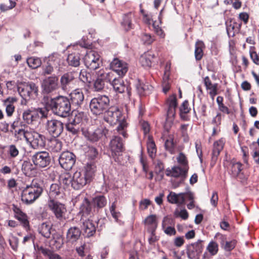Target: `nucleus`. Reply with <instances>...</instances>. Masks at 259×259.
<instances>
[{"instance_id":"c756f323","label":"nucleus","mask_w":259,"mask_h":259,"mask_svg":"<svg viewBox=\"0 0 259 259\" xmlns=\"http://www.w3.org/2000/svg\"><path fill=\"white\" fill-rule=\"evenodd\" d=\"M62 142L55 137L50 139L47 144L48 149L53 152H58L62 148Z\"/></svg>"},{"instance_id":"3c124183","label":"nucleus","mask_w":259,"mask_h":259,"mask_svg":"<svg viewBox=\"0 0 259 259\" xmlns=\"http://www.w3.org/2000/svg\"><path fill=\"white\" fill-rule=\"evenodd\" d=\"M207 250L212 255H215L219 250V245L213 241H210L206 247Z\"/></svg>"},{"instance_id":"72a5a7b5","label":"nucleus","mask_w":259,"mask_h":259,"mask_svg":"<svg viewBox=\"0 0 259 259\" xmlns=\"http://www.w3.org/2000/svg\"><path fill=\"white\" fill-rule=\"evenodd\" d=\"M52 225L50 223H43L38 228V232L44 237L49 238L52 233Z\"/></svg>"},{"instance_id":"4d7b16f0","label":"nucleus","mask_w":259,"mask_h":259,"mask_svg":"<svg viewBox=\"0 0 259 259\" xmlns=\"http://www.w3.org/2000/svg\"><path fill=\"white\" fill-rule=\"evenodd\" d=\"M71 117L76 120L79 124L81 123L85 118V115L83 112L74 111L72 114Z\"/></svg>"},{"instance_id":"2f4dec72","label":"nucleus","mask_w":259,"mask_h":259,"mask_svg":"<svg viewBox=\"0 0 259 259\" xmlns=\"http://www.w3.org/2000/svg\"><path fill=\"white\" fill-rule=\"evenodd\" d=\"M110 84L116 93H122L124 92L125 90H127L123 80L121 78H117L114 76Z\"/></svg>"},{"instance_id":"20e7f679","label":"nucleus","mask_w":259,"mask_h":259,"mask_svg":"<svg viewBox=\"0 0 259 259\" xmlns=\"http://www.w3.org/2000/svg\"><path fill=\"white\" fill-rule=\"evenodd\" d=\"M110 99L106 95H100L92 99L90 108L92 112L96 115H100L108 108Z\"/></svg>"},{"instance_id":"e433bc0d","label":"nucleus","mask_w":259,"mask_h":259,"mask_svg":"<svg viewBox=\"0 0 259 259\" xmlns=\"http://www.w3.org/2000/svg\"><path fill=\"white\" fill-rule=\"evenodd\" d=\"M205 46L203 41L198 40L195 44V57L196 60H200L203 56Z\"/></svg>"},{"instance_id":"13d9d810","label":"nucleus","mask_w":259,"mask_h":259,"mask_svg":"<svg viewBox=\"0 0 259 259\" xmlns=\"http://www.w3.org/2000/svg\"><path fill=\"white\" fill-rule=\"evenodd\" d=\"M80 79L83 82L91 83L94 80L91 77L90 74L85 71H81L79 76Z\"/></svg>"},{"instance_id":"f8f14e48","label":"nucleus","mask_w":259,"mask_h":259,"mask_svg":"<svg viewBox=\"0 0 259 259\" xmlns=\"http://www.w3.org/2000/svg\"><path fill=\"white\" fill-rule=\"evenodd\" d=\"M61 166L66 170L71 169L75 162V156L69 151L63 152L59 158Z\"/></svg>"},{"instance_id":"5701e85b","label":"nucleus","mask_w":259,"mask_h":259,"mask_svg":"<svg viewBox=\"0 0 259 259\" xmlns=\"http://www.w3.org/2000/svg\"><path fill=\"white\" fill-rule=\"evenodd\" d=\"M71 103L73 105L80 106L83 102L84 95L82 92L79 89L73 91L70 94Z\"/></svg>"},{"instance_id":"2eb2a0df","label":"nucleus","mask_w":259,"mask_h":259,"mask_svg":"<svg viewBox=\"0 0 259 259\" xmlns=\"http://www.w3.org/2000/svg\"><path fill=\"white\" fill-rule=\"evenodd\" d=\"M28 143H29L34 149L44 147L45 145V137L42 135L31 129Z\"/></svg>"},{"instance_id":"de8ad7c7","label":"nucleus","mask_w":259,"mask_h":259,"mask_svg":"<svg viewBox=\"0 0 259 259\" xmlns=\"http://www.w3.org/2000/svg\"><path fill=\"white\" fill-rule=\"evenodd\" d=\"M57 67H55L54 64L51 61L47 63V65L43 66L42 67V75H51L55 70V69H57Z\"/></svg>"},{"instance_id":"6e6552de","label":"nucleus","mask_w":259,"mask_h":259,"mask_svg":"<svg viewBox=\"0 0 259 259\" xmlns=\"http://www.w3.org/2000/svg\"><path fill=\"white\" fill-rule=\"evenodd\" d=\"M167 199L170 203L181 205L185 202L186 199L189 201L194 200V194L191 192L180 193L179 194L170 192L167 196Z\"/></svg>"},{"instance_id":"c85d7f7f","label":"nucleus","mask_w":259,"mask_h":259,"mask_svg":"<svg viewBox=\"0 0 259 259\" xmlns=\"http://www.w3.org/2000/svg\"><path fill=\"white\" fill-rule=\"evenodd\" d=\"M114 76V73L113 72H106L103 69L96 72V76L102 80L105 84L108 82L110 83L112 79H113Z\"/></svg>"},{"instance_id":"5fc2aeb1","label":"nucleus","mask_w":259,"mask_h":259,"mask_svg":"<svg viewBox=\"0 0 259 259\" xmlns=\"http://www.w3.org/2000/svg\"><path fill=\"white\" fill-rule=\"evenodd\" d=\"M39 250L41 252V253H42L45 255L49 256L50 259L60 258V257L59 255L53 253L49 249L45 248L43 247H40L39 248Z\"/></svg>"},{"instance_id":"f257e3e1","label":"nucleus","mask_w":259,"mask_h":259,"mask_svg":"<svg viewBox=\"0 0 259 259\" xmlns=\"http://www.w3.org/2000/svg\"><path fill=\"white\" fill-rule=\"evenodd\" d=\"M45 104L56 115L62 117L68 116L71 112V102L69 99L65 96H59L52 98L45 96L43 98Z\"/></svg>"},{"instance_id":"a19ab883","label":"nucleus","mask_w":259,"mask_h":259,"mask_svg":"<svg viewBox=\"0 0 259 259\" xmlns=\"http://www.w3.org/2000/svg\"><path fill=\"white\" fill-rule=\"evenodd\" d=\"M220 237L221 239V243L224 246V248L226 251H230L234 248L235 243L234 241L225 242L224 236L219 233L215 235V237Z\"/></svg>"},{"instance_id":"052dcab7","label":"nucleus","mask_w":259,"mask_h":259,"mask_svg":"<svg viewBox=\"0 0 259 259\" xmlns=\"http://www.w3.org/2000/svg\"><path fill=\"white\" fill-rule=\"evenodd\" d=\"M93 81H94V88L95 91H100L104 89L105 84L97 76H96V79Z\"/></svg>"},{"instance_id":"dca6fc26","label":"nucleus","mask_w":259,"mask_h":259,"mask_svg":"<svg viewBox=\"0 0 259 259\" xmlns=\"http://www.w3.org/2000/svg\"><path fill=\"white\" fill-rule=\"evenodd\" d=\"M202 242V240H198L197 242L188 246L187 254L188 258L196 259L199 257L203 249Z\"/></svg>"},{"instance_id":"ddd939ff","label":"nucleus","mask_w":259,"mask_h":259,"mask_svg":"<svg viewBox=\"0 0 259 259\" xmlns=\"http://www.w3.org/2000/svg\"><path fill=\"white\" fill-rule=\"evenodd\" d=\"M188 169L186 167L180 166H175L171 169H166L165 174L168 177H172L174 178H180V181L179 184L182 183L185 181L187 176Z\"/></svg>"},{"instance_id":"a211bd4d","label":"nucleus","mask_w":259,"mask_h":259,"mask_svg":"<svg viewBox=\"0 0 259 259\" xmlns=\"http://www.w3.org/2000/svg\"><path fill=\"white\" fill-rule=\"evenodd\" d=\"M32 160L34 165L40 167H45L50 163V157L47 152H39L33 155Z\"/></svg>"},{"instance_id":"f03ea898","label":"nucleus","mask_w":259,"mask_h":259,"mask_svg":"<svg viewBox=\"0 0 259 259\" xmlns=\"http://www.w3.org/2000/svg\"><path fill=\"white\" fill-rule=\"evenodd\" d=\"M104 119L111 125L119 122V124L116 128L117 132L123 137H127V134L125 131L127 124L125 117L123 116L121 110L118 107L113 106L108 107L104 112Z\"/></svg>"},{"instance_id":"6ab92c4d","label":"nucleus","mask_w":259,"mask_h":259,"mask_svg":"<svg viewBox=\"0 0 259 259\" xmlns=\"http://www.w3.org/2000/svg\"><path fill=\"white\" fill-rule=\"evenodd\" d=\"M110 68L112 69V72H116L121 77L124 76L128 70L127 63L117 58H114L111 62Z\"/></svg>"},{"instance_id":"338daca9","label":"nucleus","mask_w":259,"mask_h":259,"mask_svg":"<svg viewBox=\"0 0 259 259\" xmlns=\"http://www.w3.org/2000/svg\"><path fill=\"white\" fill-rule=\"evenodd\" d=\"M222 121V115L221 114L218 113L217 115L214 117L212 120L211 123L213 125V126L219 127L221 124Z\"/></svg>"},{"instance_id":"f704fd0d","label":"nucleus","mask_w":259,"mask_h":259,"mask_svg":"<svg viewBox=\"0 0 259 259\" xmlns=\"http://www.w3.org/2000/svg\"><path fill=\"white\" fill-rule=\"evenodd\" d=\"M154 58V55L151 52H147L142 55L140 61L142 66L150 67L152 64V60Z\"/></svg>"},{"instance_id":"603ef678","label":"nucleus","mask_w":259,"mask_h":259,"mask_svg":"<svg viewBox=\"0 0 259 259\" xmlns=\"http://www.w3.org/2000/svg\"><path fill=\"white\" fill-rule=\"evenodd\" d=\"M178 162L182 167H186L189 169L188 161L186 155L182 152H180L177 157Z\"/></svg>"},{"instance_id":"473e14b6","label":"nucleus","mask_w":259,"mask_h":259,"mask_svg":"<svg viewBox=\"0 0 259 259\" xmlns=\"http://www.w3.org/2000/svg\"><path fill=\"white\" fill-rule=\"evenodd\" d=\"M136 89L138 94L140 96H145L150 93L152 87L148 83H144L138 80V82L136 83Z\"/></svg>"},{"instance_id":"4c0bfd02","label":"nucleus","mask_w":259,"mask_h":259,"mask_svg":"<svg viewBox=\"0 0 259 259\" xmlns=\"http://www.w3.org/2000/svg\"><path fill=\"white\" fill-rule=\"evenodd\" d=\"M107 199L103 195L97 196L93 199V203L95 207L98 209L102 208L107 204Z\"/></svg>"},{"instance_id":"0e129e2a","label":"nucleus","mask_w":259,"mask_h":259,"mask_svg":"<svg viewBox=\"0 0 259 259\" xmlns=\"http://www.w3.org/2000/svg\"><path fill=\"white\" fill-rule=\"evenodd\" d=\"M175 215L176 217H181L183 220H187L189 214L187 211L185 209L181 210L180 211L177 210L175 212Z\"/></svg>"},{"instance_id":"b1692460","label":"nucleus","mask_w":259,"mask_h":259,"mask_svg":"<svg viewBox=\"0 0 259 259\" xmlns=\"http://www.w3.org/2000/svg\"><path fill=\"white\" fill-rule=\"evenodd\" d=\"M30 130H31V128L28 127L15 130L14 133V136L17 141L25 140L28 143Z\"/></svg>"},{"instance_id":"774afa93","label":"nucleus","mask_w":259,"mask_h":259,"mask_svg":"<svg viewBox=\"0 0 259 259\" xmlns=\"http://www.w3.org/2000/svg\"><path fill=\"white\" fill-rule=\"evenodd\" d=\"M168 107L176 108L177 107V102L176 95H174L169 97L168 100Z\"/></svg>"},{"instance_id":"4be33fe9","label":"nucleus","mask_w":259,"mask_h":259,"mask_svg":"<svg viewBox=\"0 0 259 259\" xmlns=\"http://www.w3.org/2000/svg\"><path fill=\"white\" fill-rule=\"evenodd\" d=\"M225 142L224 139L221 138L214 143L210 163L212 166L215 164L218 157L224 148Z\"/></svg>"},{"instance_id":"7c9ffc66","label":"nucleus","mask_w":259,"mask_h":259,"mask_svg":"<svg viewBox=\"0 0 259 259\" xmlns=\"http://www.w3.org/2000/svg\"><path fill=\"white\" fill-rule=\"evenodd\" d=\"M204 83L206 90L209 91V94L210 97L213 99L214 97L218 94V83L212 84L208 76L204 78Z\"/></svg>"},{"instance_id":"c9c22d12","label":"nucleus","mask_w":259,"mask_h":259,"mask_svg":"<svg viewBox=\"0 0 259 259\" xmlns=\"http://www.w3.org/2000/svg\"><path fill=\"white\" fill-rule=\"evenodd\" d=\"M62 190L58 184H53L50 186L49 196L50 198H55L62 195Z\"/></svg>"},{"instance_id":"393cba45","label":"nucleus","mask_w":259,"mask_h":259,"mask_svg":"<svg viewBox=\"0 0 259 259\" xmlns=\"http://www.w3.org/2000/svg\"><path fill=\"white\" fill-rule=\"evenodd\" d=\"M23 120L27 124H33L38 119V115L35 109H28L25 110L23 113Z\"/></svg>"},{"instance_id":"bb28decb","label":"nucleus","mask_w":259,"mask_h":259,"mask_svg":"<svg viewBox=\"0 0 259 259\" xmlns=\"http://www.w3.org/2000/svg\"><path fill=\"white\" fill-rule=\"evenodd\" d=\"M82 229L84 235L87 237L93 236L96 232V229L93 221L88 219L83 222Z\"/></svg>"},{"instance_id":"0eeeda50","label":"nucleus","mask_w":259,"mask_h":259,"mask_svg":"<svg viewBox=\"0 0 259 259\" xmlns=\"http://www.w3.org/2000/svg\"><path fill=\"white\" fill-rule=\"evenodd\" d=\"M109 147L115 160L120 162L119 157L123 150V144L121 138L116 136L113 137L110 141Z\"/></svg>"},{"instance_id":"680f3d73","label":"nucleus","mask_w":259,"mask_h":259,"mask_svg":"<svg viewBox=\"0 0 259 259\" xmlns=\"http://www.w3.org/2000/svg\"><path fill=\"white\" fill-rule=\"evenodd\" d=\"M8 154L12 158H15L19 154V150L15 145H11L8 147Z\"/></svg>"},{"instance_id":"79ce46f5","label":"nucleus","mask_w":259,"mask_h":259,"mask_svg":"<svg viewBox=\"0 0 259 259\" xmlns=\"http://www.w3.org/2000/svg\"><path fill=\"white\" fill-rule=\"evenodd\" d=\"M35 170L34 166L28 161H24L22 165V170L26 175H30L33 174V171Z\"/></svg>"},{"instance_id":"58836bf2","label":"nucleus","mask_w":259,"mask_h":259,"mask_svg":"<svg viewBox=\"0 0 259 259\" xmlns=\"http://www.w3.org/2000/svg\"><path fill=\"white\" fill-rule=\"evenodd\" d=\"M96 170V166L95 164L94 163H90L87 164L85 170L82 172L85 174L87 178L91 182L95 175Z\"/></svg>"},{"instance_id":"7ed1b4c3","label":"nucleus","mask_w":259,"mask_h":259,"mask_svg":"<svg viewBox=\"0 0 259 259\" xmlns=\"http://www.w3.org/2000/svg\"><path fill=\"white\" fill-rule=\"evenodd\" d=\"M42 192V187L38 183L33 182L22 191L21 200L26 204H31L40 196Z\"/></svg>"},{"instance_id":"49530a36","label":"nucleus","mask_w":259,"mask_h":259,"mask_svg":"<svg viewBox=\"0 0 259 259\" xmlns=\"http://www.w3.org/2000/svg\"><path fill=\"white\" fill-rule=\"evenodd\" d=\"M242 165L240 162H233L231 163V171L233 177H237L242 170Z\"/></svg>"},{"instance_id":"aec40b11","label":"nucleus","mask_w":259,"mask_h":259,"mask_svg":"<svg viewBox=\"0 0 259 259\" xmlns=\"http://www.w3.org/2000/svg\"><path fill=\"white\" fill-rule=\"evenodd\" d=\"M12 209L15 213V218L20 222L24 228L27 231L29 230L30 229L29 222L27 215L16 205H13Z\"/></svg>"},{"instance_id":"8fccbe9b","label":"nucleus","mask_w":259,"mask_h":259,"mask_svg":"<svg viewBox=\"0 0 259 259\" xmlns=\"http://www.w3.org/2000/svg\"><path fill=\"white\" fill-rule=\"evenodd\" d=\"M145 224L147 225H151L152 227V233L156 229L157 226L156 218L155 215H150L147 217L144 221Z\"/></svg>"},{"instance_id":"e2e57ef3","label":"nucleus","mask_w":259,"mask_h":259,"mask_svg":"<svg viewBox=\"0 0 259 259\" xmlns=\"http://www.w3.org/2000/svg\"><path fill=\"white\" fill-rule=\"evenodd\" d=\"M60 182L66 186H69L70 184L72 185V178L68 174H65L61 176Z\"/></svg>"},{"instance_id":"a878e982","label":"nucleus","mask_w":259,"mask_h":259,"mask_svg":"<svg viewBox=\"0 0 259 259\" xmlns=\"http://www.w3.org/2000/svg\"><path fill=\"white\" fill-rule=\"evenodd\" d=\"M80 235L81 231L78 228L76 227H71L67 232V241L73 243L78 240Z\"/></svg>"},{"instance_id":"4468645a","label":"nucleus","mask_w":259,"mask_h":259,"mask_svg":"<svg viewBox=\"0 0 259 259\" xmlns=\"http://www.w3.org/2000/svg\"><path fill=\"white\" fill-rule=\"evenodd\" d=\"M90 182L85 174L82 171H76L72 178V187L74 189L79 190Z\"/></svg>"},{"instance_id":"864d4df0","label":"nucleus","mask_w":259,"mask_h":259,"mask_svg":"<svg viewBox=\"0 0 259 259\" xmlns=\"http://www.w3.org/2000/svg\"><path fill=\"white\" fill-rule=\"evenodd\" d=\"M166 217H165L163 220L162 223V227L164 232L169 236L175 235L176 234V231L175 228L172 227H167L165 226V221L166 220Z\"/></svg>"},{"instance_id":"ea45409f","label":"nucleus","mask_w":259,"mask_h":259,"mask_svg":"<svg viewBox=\"0 0 259 259\" xmlns=\"http://www.w3.org/2000/svg\"><path fill=\"white\" fill-rule=\"evenodd\" d=\"M80 60L79 55L73 53L68 55L67 61L69 65L76 67L80 65Z\"/></svg>"},{"instance_id":"a18cd8bd","label":"nucleus","mask_w":259,"mask_h":259,"mask_svg":"<svg viewBox=\"0 0 259 259\" xmlns=\"http://www.w3.org/2000/svg\"><path fill=\"white\" fill-rule=\"evenodd\" d=\"M27 63L29 67L36 69L41 65V61L38 58L32 57L27 59Z\"/></svg>"},{"instance_id":"69168bd1","label":"nucleus","mask_w":259,"mask_h":259,"mask_svg":"<svg viewBox=\"0 0 259 259\" xmlns=\"http://www.w3.org/2000/svg\"><path fill=\"white\" fill-rule=\"evenodd\" d=\"M116 208V204L115 202H114L111 207H110V211L112 214V216L115 220L117 221L119 217H120L121 214L119 211H116L115 210Z\"/></svg>"},{"instance_id":"39448f33","label":"nucleus","mask_w":259,"mask_h":259,"mask_svg":"<svg viewBox=\"0 0 259 259\" xmlns=\"http://www.w3.org/2000/svg\"><path fill=\"white\" fill-rule=\"evenodd\" d=\"M85 66L92 70H96L102 64V60L99 53L95 51H88L83 58Z\"/></svg>"},{"instance_id":"6e6d98bb","label":"nucleus","mask_w":259,"mask_h":259,"mask_svg":"<svg viewBox=\"0 0 259 259\" xmlns=\"http://www.w3.org/2000/svg\"><path fill=\"white\" fill-rule=\"evenodd\" d=\"M45 108H38L35 110L36 112L37 113L38 118L39 117L41 118H47L49 114V111L50 110L45 105Z\"/></svg>"},{"instance_id":"c03bdc74","label":"nucleus","mask_w":259,"mask_h":259,"mask_svg":"<svg viewBox=\"0 0 259 259\" xmlns=\"http://www.w3.org/2000/svg\"><path fill=\"white\" fill-rule=\"evenodd\" d=\"M175 108H169L167 112V118L164 125V128L166 131H168L172 124L171 118H174L175 115Z\"/></svg>"},{"instance_id":"f3484780","label":"nucleus","mask_w":259,"mask_h":259,"mask_svg":"<svg viewBox=\"0 0 259 259\" xmlns=\"http://www.w3.org/2000/svg\"><path fill=\"white\" fill-rule=\"evenodd\" d=\"M48 204L49 208L53 212L57 219H61L64 217L66 211L64 204L54 199H50Z\"/></svg>"},{"instance_id":"412c9836","label":"nucleus","mask_w":259,"mask_h":259,"mask_svg":"<svg viewBox=\"0 0 259 259\" xmlns=\"http://www.w3.org/2000/svg\"><path fill=\"white\" fill-rule=\"evenodd\" d=\"M76 73L74 72H68L64 73L60 78V84L62 89L67 91L70 88L75 78Z\"/></svg>"},{"instance_id":"9b49d317","label":"nucleus","mask_w":259,"mask_h":259,"mask_svg":"<svg viewBox=\"0 0 259 259\" xmlns=\"http://www.w3.org/2000/svg\"><path fill=\"white\" fill-rule=\"evenodd\" d=\"M45 127L48 133L54 137L59 136L64 128L63 123L56 119L48 120L45 124Z\"/></svg>"},{"instance_id":"bf43d9fd","label":"nucleus","mask_w":259,"mask_h":259,"mask_svg":"<svg viewBox=\"0 0 259 259\" xmlns=\"http://www.w3.org/2000/svg\"><path fill=\"white\" fill-rule=\"evenodd\" d=\"M66 128L68 132H70L73 135L77 134L80 129V126H76V125H74L69 123H67L66 124Z\"/></svg>"},{"instance_id":"423d86ee","label":"nucleus","mask_w":259,"mask_h":259,"mask_svg":"<svg viewBox=\"0 0 259 259\" xmlns=\"http://www.w3.org/2000/svg\"><path fill=\"white\" fill-rule=\"evenodd\" d=\"M108 132V130L105 127L100 126L93 132L83 131L82 134L88 140L92 142H96L106 138Z\"/></svg>"},{"instance_id":"cd10ccee","label":"nucleus","mask_w":259,"mask_h":259,"mask_svg":"<svg viewBox=\"0 0 259 259\" xmlns=\"http://www.w3.org/2000/svg\"><path fill=\"white\" fill-rule=\"evenodd\" d=\"M92 212L91 204L89 200L85 198L80 206L79 214L81 215V220L84 218L91 216Z\"/></svg>"},{"instance_id":"37998d69","label":"nucleus","mask_w":259,"mask_h":259,"mask_svg":"<svg viewBox=\"0 0 259 259\" xmlns=\"http://www.w3.org/2000/svg\"><path fill=\"white\" fill-rule=\"evenodd\" d=\"M164 146L166 150L170 154H174L175 151V144L174 142V138L172 135H169L165 142Z\"/></svg>"},{"instance_id":"9d476101","label":"nucleus","mask_w":259,"mask_h":259,"mask_svg":"<svg viewBox=\"0 0 259 259\" xmlns=\"http://www.w3.org/2000/svg\"><path fill=\"white\" fill-rule=\"evenodd\" d=\"M59 88L58 77L53 75L45 78L41 82L43 93L50 94L56 91Z\"/></svg>"},{"instance_id":"1a4fd4ad","label":"nucleus","mask_w":259,"mask_h":259,"mask_svg":"<svg viewBox=\"0 0 259 259\" xmlns=\"http://www.w3.org/2000/svg\"><path fill=\"white\" fill-rule=\"evenodd\" d=\"M18 92L25 100L29 99L33 94H36L37 87L32 82L21 83L18 87Z\"/></svg>"},{"instance_id":"09e8293b","label":"nucleus","mask_w":259,"mask_h":259,"mask_svg":"<svg viewBox=\"0 0 259 259\" xmlns=\"http://www.w3.org/2000/svg\"><path fill=\"white\" fill-rule=\"evenodd\" d=\"M147 151L149 156L154 158L156 152V146L154 141L150 139L147 143Z\"/></svg>"}]
</instances>
